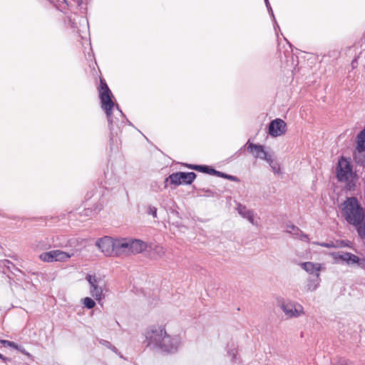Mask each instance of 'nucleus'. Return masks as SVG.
Instances as JSON below:
<instances>
[{"instance_id":"1","label":"nucleus","mask_w":365,"mask_h":365,"mask_svg":"<svg viewBox=\"0 0 365 365\" xmlns=\"http://www.w3.org/2000/svg\"><path fill=\"white\" fill-rule=\"evenodd\" d=\"M148 346L153 349H159L163 351L174 352L180 344L178 336L168 335L162 326L151 327L146 332Z\"/></svg>"},{"instance_id":"2","label":"nucleus","mask_w":365,"mask_h":365,"mask_svg":"<svg viewBox=\"0 0 365 365\" xmlns=\"http://www.w3.org/2000/svg\"><path fill=\"white\" fill-rule=\"evenodd\" d=\"M342 205L343 215L349 223L358 225L364 222V212L356 197H348Z\"/></svg>"},{"instance_id":"3","label":"nucleus","mask_w":365,"mask_h":365,"mask_svg":"<svg viewBox=\"0 0 365 365\" xmlns=\"http://www.w3.org/2000/svg\"><path fill=\"white\" fill-rule=\"evenodd\" d=\"M336 176L339 181L344 182L346 183L349 190H351L354 186V183L353 182L354 175L352 171L351 163L347 159L342 158L339 160L336 169Z\"/></svg>"},{"instance_id":"4","label":"nucleus","mask_w":365,"mask_h":365,"mask_svg":"<svg viewBox=\"0 0 365 365\" xmlns=\"http://www.w3.org/2000/svg\"><path fill=\"white\" fill-rule=\"evenodd\" d=\"M90 287V294L98 302L104 298V289L106 287L105 281L99 277L93 274H88L86 277Z\"/></svg>"},{"instance_id":"5","label":"nucleus","mask_w":365,"mask_h":365,"mask_svg":"<svg viewBox=\"0 0 365 365\" xmlns=\"http://www.w3.org/2000/svg\"><path fill=\"white\" fill-rule=\"evenodd\" d=\"M99 94L101 102V107L105 110L106 115L109 119L111 115V110L114 104L111 99L112 93L108 87L107 84L102 80L101 81Z\"/></svg>"},{"instance_id":"6","label":"nucleus","mask_w":365,"mask_h":365,"mask_svg":"<svg viewBox=\"0 0 365 365\" xmlns=\"http://www.w3.org/2000/svg\"><path fill=\"white\" fill-rule=\"evenodd\" d=\"M280 308L288 318H297L304 314L303 307L293 301L282 302Z\"/></svg>"},{"instance_id":"7","label":"nucleus","mask_w":365,"mask_h":365,"mask_svg":"<svg viewBox=\"0 0 365 365\" xmlns=\"http://www.w3.org/2000/svg\"><path fill=\"white\" fill-rule=\"evenodd\" d=\"M195 178L196 175L193 172H178L170 175L169 177L166 178L165 181L170 182V184L175 186L180 185L181 184L189 185L192 182Z\"/></svg>"},{"instance_id":"8","label":"nucleus","mask_w":365,"mask_h":365,"mask_svg":"<svg viewBox=\"0 0 365 365\" xmlns=\"http://www.w3.org/2000/svg\"><path fill=\"white\" fill-rule=\"evenodd\" d=\"M96 245L106 256H115V240L106 236L99 239Z\"/></svg>"},{"instance_id":"9","label":"nucleus","mask_w":365,"mask_h":365,"mask_svg":"<svg viewBox=\"0 0 365 365\" xmlns=\"http://www.w3.org/2000/svg\"><path fill=\"white\" fill-rule=\"evenodd\" d=\"M247 150L257 158L272 163V155L265 151L263 145L250 143Z\"/></svg>"},{"instance_id":"10","label":"nucleus","mask_w":365,"mask_h":365,"mask_svg":"<svg viewBox=\"0 0 365 365\" xmlns=\"http://www.w3.org/2000/svg\"><path fill=\"white\" fill-rule=\"evenodd\" d=\"M130 239H115V256L122 257L131 255Z\"/></svg>"},{"instance_id":"11","label":"nucleus","mask_w":365,"mask_h":365,"mask_svg":"<svg viewBox=\"0 0 365 365\" xmlns=\"http://www.w3.org/2000/svg\"><path fill=\"white\" fill-rule=\"evenodd\" d=\"M286 132V123L284 120L277 118L272 120L269 125V134L272 137H277Z\"/></svg>"},{"instance_id":"12","label":"nucleus","mask_w":365,"mask_h":365,"mask_svg":"<svg viewBox=\"0 0 365 365\" xmlns=\"http://www.w3.org/2000/svg\"><path fill=\"white\" fill-rule=\"evenodd\" d=\"M238 214L243 218L247 220L251 224L255 225V214L253 210L248 209L246 206L238 203L236 207Z\"/></svg>"},{"instance_id":"13","label":"nucleus","mask_w":365,"mask_h":365,"mask_svg":"<svg viewBox=\"0 0 365 365\" xmlns=\"http://www.w3.org/2000/svg\"><path fill=\"white\" fill-rule=\"evenodd\" d=\"M300 267L309 274H314L315 277H319V272L322 265L319 263L306 262L300 264Z\"/></svg>"},{"instance_id":"14","label":"nucleus","mask_w":365,"mask_h":365,"mask_svg":"<svg viewBox=\"0 0 365 365\" xmlns=\"http://www.w3.org/2000/svg\"><path fill=\"white\" fill-rule=\"evenodd\" d=\"M130 246L131 254L133 255L140 253L147 248V245L145 242L136 239H130Z\"/></svg>"},{"instance_id":"15","label":"nucleus","mask_w":365,"mask_h":365,"mask_svg":"<svg viewBox=\"0 0 365 365\" xmlns=\"http://www.w3.org/2000/svg\"><path fill=\"white\" fill-rule=\"evenodd\" d=\"M320 281L319 277H309L304 287L305 291L307 292L315 291L319 287Z\"/></svg>"},{"instance_id":"16","label":"nucleus","mask_w":365,"mask_h":365,"mask_svg":"<svg viewBox=\"0 0 365 365\" xmlns=\"http://www.w3.org/2000/svg\"><path fill=\"white\" fill-rule=\"evenodd\" d=\"M53 252L54 262H66L73 255V253L70 254L59 250H53Z\"/></svg>"},{"instance_id":"17","label":"nucleus","mask_w":365,"mask_h":365,"mask_svg":"<svg viewBox=\"0 0 365 365\" xmlns=\"http://www.w3.org/2000/svg\"><path fill=\"white\" fill-rule=\"evenodd\" d=\"M357 150L359 152L365 150V128L357 135Z\"/></svg>"},{"instance_id":"18","label":"nucleus","mask_w":365,"mask_h":365,"mask_svg":"<svg viewBox=\"0 0 365 365\" xmlns=\"http://www.w3.org/2000/svg\"><path fill=\"white\" fill-rule=\"evenodd\" d=\"M211 173H212L213 175H215L217 177L223 178H225V179H227L229 180L234 181V182H239V179L236 176L227 175L224 173L217 171L216 170H212Z\"/></svg>"},{"instance_id":"19","label":"nucleus","mask_w":365,"mask_h":365,"mask_svg":"<svg viewBox=\"0 0 365 365\" xmlns=\"http://www.w3.org/2000/svg\"><path fill=\"white\" fill-rule=\"evenodd\" d=\"M346 263L348 264H358L359 266L361 267L362 268H365V263L360 262L359 258L350 252L349 253Z\"/></svg>"},{"instance_id":"20","label":"nucleus","mask_w":365,"mask_h":365,"mask_svg":"<svg viewBox=\"0 0 365 365\" xmlns=\"http://www.w3.org/2000/svg\"><path fill=\"white\" fill-rule=\"evenodd\" d=\"M54 252L51 250L49 252H43L40 255V259L43 262H54Z\"/></svg>"},{"instance_id":"21","label":"nucleus","mask_w":365,"mask_h":365,"mask_svg":"<svg viewBox=\"0 0 365 365\" xmlns=\"http://www.w3.org/2000/svg\"><path fill=\"white\" fill-rule=\"evenodd\" d=\"M187 167L191 168V169L197 170V171H200V172H202V173H205L213 175V173H211V170H214V169L213 168H210L208 166H205V165H187Z\"/></svg>"},{"instance_id":"22","label":"nucleus","mask_w":365,"mask_h":365,"mask_svg":"<svg viewBox=\"0 0 365 365\" xmlns=\"http://www.w3.org/2000/svg\"><path fill=\"white\" fill-rule=\"evenodd\" d=\"M82 301L84 307L88 309H93L96 306L95 301L91 297H86Z\"/></svg>"},{"instance_id":"23","label":"nucleus","mask_w":365,"mask_h":365,"mask_svg":"<svg viewBox=\"0 0 365 365\" xmlns=\"http://www.w3.org/2000/svg\"><path fill=\"white\" fill-rule=\"evenodd\" d=\"M349 252H336L333 253V257L335 260L341 259L344 262H347L348 256Z\"/></svg>"},{"instance_id":"24","label":"nucleus","mask_w":365,"mask_h":365,"mask_svg":"<svg viewBox=\"0 0 365 365\" xmlns=\"http://www.w3.org/2000/svg\"><path fill=\"white\" fill-rule=\"evenodd\" d=\"M267 163L269 165V166L272 168V170L276 173L279 174L280 173V167L279 164L274 160V159L272 158V163L270 161H267Z\"/></svg>"},{"instance_id":"25","label":"nucleus","mask_w":365,"mask_h":365,"mask_svg":"<svg viewBox=\"0 0 365 365\" xmlns=\"http://www.w3.org/2000/svg\"><path fill=\"white\" fill-rule=\"evenodd\" d=\"M287 232L292 233L294 235H299V234L300 232L299 229L293 225H288L287 227Z\"/></svg>"},{"instance_id":"26","label":"nucleus","mask_w":365,"mask_h":365,"mask_svg":"<svg viewBox=\"0 0 365 365\" xmlns=\"http://www.w3.org/2000/svg\"><path fill=\"white\" fill-rule=\"evenodd\" d=\"M357 227V232L361 237H365V226L361 222L359 225H356Z\"/></svg>"},{"instance_id":"27","label":"nucleus","mask_w":365,"mask_h":365,"mask_svg":"<svg viewBox=\"0 0 365 365\" xmlns=\"http://www.w3.org/2000/svg\"><path fill=\"white\" fill-rule=\"evenodd\" d=\"M1 344H4V345H7V346L12 347L14 349H19L18 345L16 343H14V341L3 340V341H1Z\"/></svg>"},{"instance_id":"28","label":"nucleus","mask_w":365,"mask_h":365,"mask_svg":"<svg viewBox=\"0 0 365 365\" xmlns=\"http://www.w3.org/2000/svg\"><path fill=\"white\" fill-rule=\"evenodd\" d=\"M318 245L324 247H336V245L333 242L329 243H318Z\"/></svg>"},{"instance_id":"29","label":"nucleus","mask_w":365,"mask_h":365,"mask_svg":"<svg viewBox=\"0 0 365 365\" xmlns=\"http://www.w3.org/2000/svg\"><path fill=\"white\" fill-rule=\"evenodd\" d=\"M148 213L152 215L154 217H157V209L155 207H150Z\"/></svg>"},{"instance_id":"30","label":"nucleus","mask_w":365,"mask_h":365,"mask_svg":"<svg viewBox=\"0 0 365 365\" xmlns=\"http://www.w3.org/2000/svg\"><path fill=\"white\" fill-rule=\"evenodd\" d=\"M155 251L160 255H163L165 254V251H164V249L163 247H160V246H157L155 247Z\"/></svg>"},{"instance_id":"31","label":"nucleus","mask_w":365,"mask_h":365,"mask_svg":"<svg viewBox=\"0 0 365 365\" xmlns=\"http://www.w3.org/2000/svg\"><path fill=\"white\" fill-rule=\"evenodd\" d=\"M334 365H351V364L346 360H340Z\"/></svg>"},{"instance_id":"32","label":"nucleus","mask_w":365,"mask_h":365,"mask_svg":"<svg viewBox=\"0 0 365 365\" xmlns=\"http://www.w3.org/2000/svg\"><path fill=\"white\" fill-rule=\"evenodd\" d=\"M299 237L302 240L308 241L309 238L306 234L302 233L301 231L299 232Z\"/></svg>"},{"instance_id":"33","label":"nucleus","mask_w":365,"mask_h":365,"mask_svg":"<svg viewBox=\"0 0 365 365\" xmlns=\"http://www.w3.org/2000/svg\"><path fill=\"white\" fill-rule=\"evenodd\" d=\"M336 243V247L348 246L344 241H340L339 242H337Z\"/></svg>"},{"instance_id":"34","label":"nucleus","mask_w":365,"mask_h":365,"mask_svg":"<svg viewBox=\"0 0 365 365\" xmlns=\"http://www.w3.org/2000/svg\"><path fill=\"white\" fill-rule=\"evenodd\" d=\"M0 359L4 361H6L8 360V359L4 357L1 354H0Z\"/></svg>"},{"instance_id":"35","label":"nucleus","mask_w":365,"mask_h":365,"mask_svg":"<svg viewBox=\"0 0 365 365\" xmlns=\"http://www.w3.org/2000/svg\"><path fill=\"white\" fill-rule=\"evenodd\" d=\"M264 1H265V3H266V6H267V7L269 9L272 10V9H271V8H270V5H269V4L268 0H264Z\"/></svg>"},{"instance_id":"36","label":"nucleus","mask_w":365,"mask_h":365,"mask_svg":"<svg viewBox=\"0 0 365 365\" xmlns=\"http://www.w3.org/2000/svg\"><path fill=\"white\" fill-rule=\"evenodd\" d=\"M63 2H64L66 5H68L67 0H63Z\"/></svg>"}]
</instances>
